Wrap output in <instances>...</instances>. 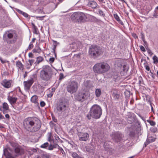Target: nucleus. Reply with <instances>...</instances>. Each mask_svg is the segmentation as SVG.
Instances as JSON below:
<instances>
[{"label":"nucleus","mask_w":158,"mask_h":158,"mask_svg":"<svg viewBox=\"0 0 158 158\" xmlns=\"http://www.w3.org/2000/svg\"><path fill=\"white\" fill-rule=\"evenodd\" d=\"M140 117L144 121L145 119H144V118L143 117L141 116L140 115H139Z\"/></svg>","instance_id":"63"},{"label":"nucleus","mask_w":158,"mask_h":158,"mask_svg":"<svg viewBox=\"0 0 158 158\" xmlns=\"http://www.w3.org/2000/svg\"><path fill=\"white\" fill-rule=\"evenodd\" d=\"M23 126L27 131L35 132L38 131L41 127L40 120L34 117H30L25 118L23 122Z\"/></svg>","instance_id":"1"},{"label":"nucleus","mask_w":158,"mask_h":158,"mask_svg":"<svg viewBox=\"0 0 158 158\" xmlns=\"http://www.w3.org/2000/svg\"><path fill=\"white\" fill-rule=\"evenodd\" d=\"M23 103L21 102H18L15 105L14 108L18 110H19L22 109L23 107Z\"/></svg>","instance_id":"19"},{"label":"nucleus","mask_w":158,"mask_h":158,"mask_svg":"<svg viewBox=\"0 0 158 158\" xmlns=\"http://www.w3.org/2000/svg\"><path fill=\"white\" fill-rule=\"evenodd\" d=\"M49 144L48 142H46L44 143L43 144H42L41 146L40 147L41 148H45L47 147H48V146Z\"/></svg>","instance_id":"37"},{"label":"nucleus","mask_w":158,"mask_h":158,"mask_svg":"<svg viewBox=\"0 0 158 158\" xmlns=\"http://www.w3.org/2000/svg\"><path fill=\"white\" fill-rule=\"evenodd\" d=\"M53 95V94L52 93H50L49 94H48V97L49 98L51 97Z\"/></svg>","instance_id":"51"},{"label":"nucleus","mask_w":158,"mask_h":158,"mask_svg":"<svg viewBox=\"0 0 158 158\" xmlns=\"http://www.w3.org/2000/svg\"><path fill=\"white\" fill-rule=\"evenodd\" d=\"M48 141L49 142H51L53 140V137L51 133L49 132L47 135Z\"/></svg>","instance_id":"29"},{"label":"nucleus","mask_w":158,"mask_h":158,"mask_svg":"<svg viewBox=\"0 0 158 158\" xmlns=\"http://www.w3.org/2000/svg\"><path fill=\"white\" fill-rule=\"evenodd\" d=\"M58 148L59 151L60 152V153L62 154L63 156L65 155V153L62 148L59 146Z\"/></svg>","instance_id":"31"},{"label":"nucleus","mask_w":158,"mask_h":158,"mask_svg":"<svg viewBox=\"0 0 158 158\" xmlns=\"http://www.w3.org/2000/svg\"><path fill=\"white\" fill-rule=\"evenodd\" d=\"M152 59L154 63L156 64L158 63V58L156 56H154Z\"/></svg>","instance_id":"34"},{"label":"nucleus","mask_w":158,"mask_h":158,"mask_svg":"<svg viewBox=\"0 0 158 158\" xmlns=\"http://www.w3.org/2000/svg\"><path fill=\"white\" fill-rule=\"evenodd\" d=\"M44 16H42V17H40V16H38V17H37L36 18L37 19H38V18H43V17H44ZM40 20H42L41 19H39Z\"/></svg>","instance_id":"60"},{"label":"nucleus","mask_w":158,"mask_h":158,"mask_svg":"<svg viewBox=\"0 0 158 158\" xmlns=\"http://www.w3.org/2000/svg\"><path fill=\"white\" fill-rule=\"evenodd\" d=\"M7 97H17L16 93L14 91H11L8 93Z\"/></svg>","instance_id":"27"},{"label":"nucleus","mask_w":158,"mask_h":158,"mask_svg":"<svg viewBox=\"0 0 158 158\" xmlns=\"http://www.w3.org/2000/svg\"><path fill=\"white\" fill-rule=\"evenodd\" d=\"M17 38V35L15 31L13 30L6 31L3 36L4 40L9 44L16 41Z\"/></svg>","instance_id":"5"},{"label":"nucleus","mask_w":158,"mask_h":158,"mask_svg":"<svg viewBox=\"0 0 158 158\" xmlns=\"http://www.w3.org/2000/svg\"><path fill=\"white\" fill-rule=\"evenodd\" d=\"M4 153L6 158H15L14 156H12L11 154L7 151H5Z\"/></svg>","instance_id":"26"},{"label":"nucleus","mask_w":158,"mask_h":158,"mask_svg":"<svg viewBox=\"0 0 158 158\" xmlns=\"http://www.w3.org/2000/svg\"><path fill=\"white\" fill-rule=\"evenodd\" d=\"M41 49L39 46L37 47L36 48L34 49L33 50V52L35 53H40L41 51Z\"/></svg>","instance_id":"32"},{"label":"nucleus","mask_w":158,"mask_h":158,"mask_svg":"<svg viewBox=\"0 0 158 158\" xmlns=\"http://www.w3.org/2000/svg\"><path fill=\"white\" fill-rule=\"evenodd\" d=\"M158 10V6H157L155 10V11L156 12L157 11V10Z\"/></svg>","instance_id":"62"},{"label":"nucleus","mask_w":158,"mask_h":158,"mask_svg":"<svg viewBox=\"0 0 158 158\" xmlns=\"http://www.w3.org/2000/svg\"><path fill=\"white\" fill-rule=\"evenodd\" d=\"M7 99L10 104L13 105V104L16 103L17 100V97H7Z\"/></svg>","instance_id":"18"},{"label":"nucleus","mask_w":158,"mask_h":158,"mask_svg":"<svg viewBox=\"0 0 158 158\" xmlns=\"http://www.w3.org/2000/svg\"><path fill=\"white\" fill-rule=\"evenodd\" d=\"M90 97V93L87 91H79L75 95V99L82 102L89 99Z\"/></svg>","instance_id":"7"},{"label":"nucleus","mask_w":158,"mask_h":158,"mask_svg":"<svg viewBox=\"0 0 158 158\" xmlns=\"http://www.w3.org/2000/svg\"><path fill=\"white\" fill-rule=\"evenodd\" d=\"M43 60V58L41 56H39L36 59V63L37 64H39Z\"/></svg>","instance_id":"33"},{"label":"nucleus","mask_w":158,"mask_h":158,"mask_svg":"<svg viewBox=\"0 0 158 158\" xmlns=\"http://www.w3.org/2000/svg\"><path fill=\"white\" fill-rule=\"evenodd\" d=\"M16 66L18 68V69L23 70V65L19 61H18L16 63Z\"/></svg>","instance_id":"24"},{"label":"nucleus","mask_w":158,"mask_h":158,"mask_svg":"<svg viewBox=\"0 0 158 158\" xmlns=\"http://www.w3.org/2000/svg\"><path fill=\"white\" fill-rule=\"evenodd\" d=\"M30 66H31L34 62V60H28Z\"/></svg>","instance_id":"44"},{"label":"nucleus","mask_w":158,"mask_h":158,"mask_svg":"<svg viewBox=\"0 0 158 158\" xmlns=\"http://www.w3.org/2000/svg\"><path fill=\"white\" fill-rule=\"evenodd\" d=\"M11 81L4 79L1 82V85L5 88H9L11 87Z\"/></svg>","instance_id":"15"},{"label":"nucleus","mask_w":158,"mask_h":158,"mask_svg":"<svg viewBox=\"0 0 158 158\" xmlns=\"http://www.w3.org/2000/svg\"><path fill=\"white\" fill-rule=\"evenodd\" d=\"M118 67L122 69L123 71L127 72L129 69V66L127 63L122 59L118 60L116 62Z\"/></svg>","instance_id":"11"},{"label":"nucleus","mask_w":158,"mask_h":158,"mask_svg":"<svg viewBox=\"0 0 158 158\" xmlns=\"http://www.w3.org/2000/svg\"><path fill=\"white\" fill-rule=\"evenodd\" d=\"M87 14H85L83 13L78 12L73 14L71 17L76 20L79 23H85L87 21Z\"/></svg>","instance_id":"8"},{"label":"nucleus","mask_w":158,"mask_h":158,"mask_svg":"<svg viewBox=\"0 0 158 158\" xmlns=\"http://www.w3.org/2000/svg\"><path fill=\"white\" fill-rule=\"evenodd\" d=\"M28 56L32 58L33 57V54L31 53H29L28 54Z\"/></svg>","instance_id":"55"},{"label":"nucleus","mask_w":158,"mask_h":158,"mask_svg":"<svg viewBox=\"0 0 158 158\" xmlns=\"http://www.w3.org/2000/svg\"><path fill=\"white\" fill-rule=\"evenodd\" d=\"M141 38H142V39L143 41H144V40H145V39H144V36L143 35H142Z\"/></svg>","instance_id":"59"},{"label":"nucleus","mask_w":158,"mask_h":158,"mask_svg":"<svg viewBox=\"0 0 158 158\" xmlns=\"http://www.w3.org/2000/svg\"><path fill=\"white\" fill-rule=\"evenodd\" d=\"M145 69L148 71H149L150 70V68L148 66L146 65L145 66Z\"/></svg>","instance_id":"52"},{"label":"nucleus","mask_w":158,"mask_h":158,"mask_svg":"<svg viewBox=\"0 0 158 158\" xmlns=\"http://www.w3.org/2000/svg\"><path fill=\"white\" fill-rule=\"evenodd\" d=\"M114 97L117 98H118L119 97V96L118 94H115Z\"/></svg>","instance_id":"57"},{"label":"nucleus","mask_w":158,"mask_h":158,"mask_svg":"<svg viewBox=\"0 0 158 158\" xmlns=\"http://www.w3.org/2000/svg\"><path fill=\"white\" fill-rule=\"evenodd\" d=\"M147 121L148 123H149L151 126H154L156 125L155 122L153 121H151L150 120H147Z\"/></svg>","instance_id":"36"},{"label":"nucleus","mask_w":158,"mask_h":158,"mask_svg":"<svg viewBox=\"0 0 158 158\" xmlns=\"http://www.w3.org/2000/svg\"><path fill=\"white\" fill-rule=\"evenodd\" d=\"M33 82L34 80L32 78H31L29 80H28L27 81H24L23 82V83L25 90H28Z\"/></svg>","instance_id":"13"},{"label":"nucleus","mask_w":158,"mask_h":158,"mask_svg":"<svg viewBox=\"0 0 158 158\" xmlns=\"http://www.w3.org/2000/svg\"><path fill=\"white\" fill-rule=\"evenodd\" d=\"M36 39L35 38H33L32 39L31 42H32V44L34 42L35 40Z\"/></svg>","instance_id":"58"},{"label":"nucleus","mask_w":158,"mask_h":158,"mask_svg":"<svg viewBox=\"0 0 158 158\" xmlns=\"http://www.w3.org/2000/svg\"><path fill=\"white\" fill-rule=\"evenodd\" d=\"M132 36H133V37H134L135 38V39H136V38H138V36H137V35H136V34H132Z\"/></svg>","instance_id":"53"},{"label":"nucleus","mask_w":158,"mask_h":158,"mask_svg":"<svg viewBox=\"0 0 158 158\" xmlns=\"http://www.w3.org/2000/svg\"><path fill=\"white\" fill-rule=\"evenodd\" d=\"M87 21L88 20L89 21L91 22H95L97 21V19L95 17L88 14H87Z\"/></svg>","instance_id":"22"},{"label":"nucleus","mask_w":158,"mask_h":158,"mask_svg":"<svg viewBox=\"0 0 158 158\" xmlns=\"http://www.w3.org/2000/svg\"><path fill=\"white\" fill-rule=\"evenodd\" d=\"M68 107V105L67 102H60L56 107L57 110L56 113L59 116L64 115V111Z\"/></svg>","instance_id":"10"},{"label":"nucleus","mask_w":158,"mask_h":158,"mask_svg":"<svg viewBox=\"0 0 158 158\" xmlns=\"http://www.w3.org/2000/svg\"><path fill=\"white\" fill-rule=\"evenodd\" d=\"M49 60L50 63H52L54 60V58L53 57L50 58Z\"/></svg>","instance_id":"47"},{"label":"nucleus","mask_w":158,"mask_h":158,"mask_svg":"<svg viewBox=\"0 0 158 158\" xmlns=\"http://www.w3.org/2000/svg\"><path fill=\"white\" fill-rule=\"evenodd\" d=\"M16 10L19 14L22 15L25 17H28V15L26 13L24 12L23 11L19 10V9H16Z\"/></svg>","instance_id":"28"},{"label":"nucleus","mask_w":158,"mask_h":158,"mask_svg":"<svg viewBox=\"0 0 158 158\" xmlns=\"http://www.w3.org/2000/svg\"><path fill=\"white\" fill-rule=\"evenodd\" d=\"M64 78V77L63 74L62 73H60L59 76V79L60 80H61L63 79Z\"/></svg>","instance_id":"41"},{"label":"nucleus","mask_w":158,"mask_h":158,"mask_svg":"<svg viewBox=\"0 0 158 158\" xmlns=\"http://www.w3.org/2000/svg\"><path fill=\"white\" fill-rule=\"evenodd\" d=\"M114 18L115 19L118 21L119 23H121V24H122V23L123 22H122V21L120 20L119 17L118 16V15L117 14H114Z\"/></svg>","instance_id":"30"},{"label":"nucleus","mask_w":158,"mask_h":158,"mask_svg":"<svg viewBox=\"0 0 158 158\" xmlns=\"http://www.w3.org/2000/svg\"><path fill=\"white\" fill-rule=\"evenodd\" d=\"M112 138L116 142H118L121 139L120 134L118 132L114 133L112 134Z\"/></svg>","instance_id":"16"},{"label":"nucleus","mask_w":158,"mask_h":158,"mask_svg":"<svg viewBox=\"0 0 158 158\" xmlns=\"http://www.w3.org/2000/svg\"><path fill=\"white\" fill-rule=\"evenodd\" d=\"M31 101L36 105L38 104V97L36 95L32 96L31 99Z\"/></svg>","instance_id":"23"},{"label":"nucleus","mask_w":158,"mask_h":158,"mask_svg":"<svg viewBox=\"0 0 158 158\" xmlns=\"http://www.w3.org/2000/svg\"><path fill=\"white\" fill-rule=\"evenodd\" d=\"M10 145L12 147H13L14 148H15L16 147H17V146H18V144L17 143H15L10 142Z\"/></svg>","instance_id":"35"},{"label":"nucleus","mask_w":158,"mask_h":158,"mask_svg":"<svg viewBox=\"0 0 158 158\" xmlns=\"http://www.w3.org/2000/svg\"><path fill=\"white\" fill-rule=\"evenodd\" d=\"M4 118V116L2 115L1 113H0V120Z\"/></svg>","instance_id":"50"},{"label":"nucleus","mask_w":158,"mask_h":158,"mask_svg":"<svg viewBox=\"0 0 158 158\" xmlns=\"http://www.w3.org/2000/svg\"><path fill=\"white\" fill-rule=\"evenodd\" d=\"M0 110L2 111L4 114L8 112L10 110L8 104L6 102H4L2 106L0 107Z\"/></svg>","instance_id":"14"},{"label":"nucleus","mask_w":158,"mask_h":158,"mask_svg":"<svg viewBox=\"0 0 158 158\" xmlns=\"http://www.w3.org/2000/svg\"><path fill=\"white\" fill-rule=\"evenodd\" d=\"M77 134L80 141H86L89 138V134L86 132H78Z\"/></svg>","instance_id":"12"},{"label":"nucleus","mask_w":158,"mask_h":158,"mask_svg":"<svg viewBox=\"0 0 158 158\" xmlns=\"http://www.w3.org/2000/svg\"><path fill=\"white\" fill-rule=\"evenodd\" d=\"M100 2H102L103 1V0H98Z\"/></svg>","instance_id":"64"},{"label":"nucleus","mask_w":158,"mask_h":158,"mask_svg":"<svg viewBox=\"0 0 158 158\" xmlns=\"http://www.w3.org/2000/svg\"><path fill=\"white\" fill-rule=\"evenodd\" d=\"M157 11L156 12L155 11V13L153 14V16L155 18H158V15H157Z\"/></svg>","instance_id":"49"},{"label":"nucleus","mask_w":158,"mask_h":158,"mask_svg":"<svg viewBox=\"0 0 158 158\" xmlns=\"http://www.w3.org/2000/svg\"><path fill=\"white\" fill-rule=\"evenodd\" d=\"M131 117H128V123L131 124L135 122L136 118V116L133 114H131Z\"/></svg>","instance_id":"20"},{"label":"nucleus","mask_w":158,"mask_h":158,"mask_svg":"<svg viewBox=\"0 0 158 158\" xmlns=\"http://www.w3.org/2000/svg\"><path fill=\"white\" fill-rule=\"evenodd\" d=\"M155 139L152 137H149L148 139V140L149 141V142H153L155 141Z\"/></svg>","instance_id":"39"},{"label":"nucleus","mask_w":158,"mask_h":158,"mask_svg":"<svg viewBox=\"0 0 158 158\" xmlns=\"http://www.w3.org/2000/svg\"><path fill=\"white\" fill-rule=\"evenodd\" d=\"M15 153L17 154V155H21L24 152L23 149L19 145L17 146L15 148Z\"/></svg>","instance_id":"17"},{"label":"nucleus","mask_w":158,"mask_h":158,"mask_svg":"<svg viewBox=\"0 0 158 158\" xmlns=\"http://www.w3.org/2000/svg\"><path fill=\"white\" fill-rule=\"evenodd\" d=\"M45 103L44 102L42 101L40 102V105L41 106H42V107L44 106H45Z\"/></svg>","instance_id":"46"},{"label":"nucleus","mask_w":158,"mask_h":158,"mask_svg":"<svg viewBox=\"0 0 158 158\" xmlns=\"http://www.w3.org/2000/svg\"><path fill=\"white\" fill-rule=\"evenodd\" d=\"M89 54L92 57L95 58L100 56L102 53L99 47L96 45H91L89 50Z\"/></svg>","instance_id":"9"},{"label":"nucleus","mask_w":158,"mask_h":158,"mask_svg":"<svg viewBox=\"0 0 158 158\" xmlns=\"http://www.w3.org/2000/svg\"><path fill=\"white\" fill-rule=\"evenodd\" d=\"M52 77L51 68L48 65L43 67V69L40 72V79L45 81H48L50 80Z\"/></svg>","instance_id":"4"},{"label":"nucleus","mask_w":158,"mask_h":158,"mask_svg":"<svg viewBox=\"0 0 158 158\" xmlns=\"http://www.w3.org/2000/svg\"><path fill=\"white\" fill-rule=\"evenodd\" d=\"M110 69L109 65L105 62L97 63L93 67L94 72L98 74H103L107 72Z\"/></svg>","instance_id":"3"},{"label":"nucleus","mask_w":158,"mask_h":158,"mask_svg":"<svg viewBox=\"0 0 158 158\" xmlns=\"http://www.w3.org/2000/svg\"><path fill=\"white\" fill-rule=\"evenodd\" d=\"M79 85V84L77 81H70L67 85L66 90L71 94H74L77 91Z\"/></svg>","instance_id":"6"},{"label":"nucleus","mask_w":158,"mask_h":158,"mask_svg":"<svg viewBox=\"0 0 158 158\" xmlns=\"http://www.w3.org/2000/svg\"><path fill=\"white\" fill-rule=\"evenodd\" d=\"M150 106H151V110L152 111H153V107L151 103H150Z\"/></svg>","instance_id":"61"},{"label":"nucleus","mask_w":158,"mask_h":158,"mask_svg":"<svg viewBox=\"0 0 158 158\" xmlns=\"http://www.w3.org/2000/svg\"><path fill=\"white\" fill-rule=\"evenodd\" d=\"M139 47L140 49L142 51H143V52H145L146 50H145V48H144L143 46H142V45L139 46Z\"/></svg>","instance_id":"42"},{"label":"nucleus","mask_w":158,"mask_h":158,"mask_svg":"<svg viewBox=\"0 0 158 158\" xmlns=\"http://www.w3.org/2000/svg\"><path fill=\"white\" fill-rule=\"evenodd\" d=\"M33 47V44L32 43V42H30L29 45V46H28V49H32Z\"/></svg>","instance_id":"43"},{"label":"nucleus","mask_w":158,"mask_h":158,"mask_svg":"<svg viewBox=\"0 0 158 158\" xmlns=\"http://www.w3.org/2000/svg\"><path fill=\"white\" fill-rule=\"evenodd\" d=\"M157 129L156 127H152L151 128V130L152 132H155L157 131Z\"/></svg>","instance_id":"40"},{"label":"nucleus","mask_w":158,"mask_h":158,"mask_svg":"<svg viewBox=\"0 0 158 158\" xmlns=\"http://www.w3.org/2000/svg\"><path fill=\"white\" fill-rule=\"evenodd\" d=\"M87 5L92 8L95 9L97 7L98 4L97 3L94 1H90L88 2Z\"/></svg>","instance_id":"21"},{"label":"nucleus","mask_w":158,"mask_h":158,"mask_svg":"<svg viewBox=\"0 0 158 158\" xmlns=\"http://www.w3.org/2000/svg\"><path fill=\"white\" fill-rule=\"evenodd\" d=\"M0 60L1 62V63L2 64H4L6 63V61L5 60H4L2 59L1 58H0Z\"/></svg>","instance_id":"48"},{"label":"nucleus","mask_w":158,"mask_h":158,"mask_svg":"<svg viewBox=\"0 0 158 158\" xmlns=\"http://www.w3.org/2000/svg\"><path fill=\"white\" fill-rule=\"evenodd\" d=\"M98 14L104 17L105 16V15L103 12L102 10H99L98 11Z\"/></svg>","instance_id":"38"},{"label":"nucleus","mask_w":158,"mask_h":158,"mask_svg":"<svg viewBox=\"0 0 158 158\" xmlns=\"http://www.w3.org/2000/svg\"><path fill=\"white\" fill-rule=\"evenodd\" d=\"M148 53L150 55H152L153 53L149 49H147V50Z\"/></svg>","instance_id":"45"},{"label":"nucleus","mask_w":158,"mask_h":158,"mask_svg":"<svg viewBox=\"0 0 158 158\" xmlns=\"http://www.w3.org/2000/svg\"><path fill=\"white\" fill-rule=\"evenodd\" d=\"M95 94L96 97L97 98L100 97L102 94V91L101 89L97 88L96 89Z\"/></svg>","instance_id":"25"},{"label":"nucleus","mask_w":158,"mask_h":158,"mask_svg":"<svg viewBox=\"0 0 158 158\" xmlns=\"http://www.w3.org/2000/svg\"><path fill=\"white\" fill-rule=\"evenodd\" d=\"M5 117L7 118H10V116H9V114H6L5 115Z\"/></svg>","instance_id":"54"},{"label":"nucleus","mask_w":158,"mask_h":158,"mask_svg":"<svg viewBox=\"0 0 158 158\" xmlns=\"http://www.w3.org/2000/svg\"><path fill=\"white\" fill-rule=\"evenodd\" d=\"M102 114V109L98 105L94 104L90 109L89 113L87 115L88 119H90L91 117L96 119L99 118Z\"/></svg>","instance_id":"2"},{"label":"nucleus","mask_w":158,"mask_h":158,"mask_svg":"<svg viewBox=\"0 0 158 158\" xmlns=\"http://www.w3.org/2000/svg\"><path fill=\"white\" fill-rule=\"evenodd\" d=\"M16 89H17V91L18 90L19 92H21L20 88L19 87H18Z\"/></svg>","instance_id":"56"}]
</instances>
